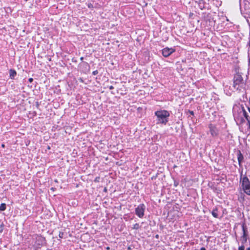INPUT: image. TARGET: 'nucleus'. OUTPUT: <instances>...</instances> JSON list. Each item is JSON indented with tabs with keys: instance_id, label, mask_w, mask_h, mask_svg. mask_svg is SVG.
I'll use <instances>...</instances> for the list:
<instances>
[{
	"instance_id": "nucleus-2",
	"label": "nucleus",
	"mask_w": 250,
	"mask_h": 250,
	"mask_svg": "<svg viewBox=\"0 0 250 250\" xmlns=\"http://www.w3.org/2000/svg\"><path fill=\"white\" fill-rule=\"evenodd\" d=\"M240 184L243 192L247 195L250 196V181L249 178L246 176H242L241 175Z\"/></svg>"
},
{
	"instance_id": "nucleus-21",
	"label": "nucleus",
	"mask_w": 250,
	"mask_h": 250,
	"mask_svg": "<svg viewBox=\"0 0 250 250\" xmlns=\"http://www.w3.org/2000/svg\"><path fill=\"white\" fill-rule=\"evenodd\" d=\"M200 250H206V248H204V247H202L201 249H200Z\"/></svg>"
},
{
	"instance_id": "nucleus-7",
	"label": "nucleus",
	"mask_w": 250,
	"mask_h": 250,
	"mask_svg": "<svg viewBox=\"0 0 250 250\" xmlns=\"http://www.w3.org/2000/svg\"><path fill=\"white\" fill-rule=\"evenodd\" d=\"M175 51L172 48L166 47L162 50V54L165 57H167Z\"/></svg>"
},
{
	"instance_id": "nucleus-24",
	"label": "nucleus",
	"mask_w": 250,
	"mask_h": 250,
	"mask_svg": "<svg viewBox=\"0 0 250 250\" xmlns=\"http://www.w3.org/2000/svg\"><path fill=\"white\" fill-rule=\"evenodd\" d=\"M248 45L250 47V39H249V42L248 43Z\"/></svg>"
},
{
	"instance_id": "nucleus-20",
	"label": "nucleus",
	"mask_w": 250,
	"mask_h": 250,
	"mask_svg": "<svg viewBox=\"0 0 250 250\" xmlns=\"http://www.w3.org/2000/svg\"><path fill=\"white\" fill-rule=\"evenodd\" d=\"M33 80V79H32V78H29V80H28V81H29V82H30V83L32 82Z\"/></svg>"
},
{
	"instance_id": "nucleus-23",
	"label": "nucleus",
	"mask_w": 250,
	"mask_h": 250,
	"mask_svg": "<svg viewBox=\"0 0 250 250\" xmlns=\"http://www.w3.org/2000/svg\"><path fill=\"white\" fill-rule=\"evenodd\" d=\"M105 249H106V250H109L110 249L109 247H106L105 248Z\"/></svg>"
},
{
	"instance_id": "nucleus-11",
	"label": "nucleus",
	"mask_w": 250,
	"mask_h": 250,
	"mask_svg": "<svg viewBox=\"0 0 250 250\" xmlns=\"http://www.w3.org/2000/svg\"><path fill=\"white\" fill-rule=\"evenodd\" d=\"M218 210L217 208H214L211 214L212 216L215 218H218Z\"/></svg>"
},
{
	"instance_id": "nucleus-15",
	"label": "nucleus",
	"mask_w": 250,
	"mask_h": 250,
	"mask_svg": "<svg viewBox=\"0 0 250 250\" xmlns=\"http://www.w3.org/2000/svg\"><path fill=\"white\" fill-rule=\"evenodd\" d=\"M238 250H245V246L244 245L239 246L238 248Z\"/></svg>"
},
{
	"instance_id": "nucleus-12",
	"label": "nucleus",
	"mask_w": 250,
	"mask_h": 250,
	"mask_svg": "<svg viewBox=\"0 0 250 250\" xmlns=\"http://www.w3.org/2000/svg\"><path fill=\"white\" fill-rule=\"evenodd\" d=\"M6 209V204L5 203H2L0 206V210L3 211Z\"/></svg>"
},
{
	"instance_id": "nucleus-5",
	"label": "nucleus",
	"mask_w": 250,
	"mask_h": 250,
	"mask_svg": "<svg viewBox=\"0 0 250 250\" xmlns=\"http://www.w3.org/2000/svg\"><path fill=\"white\" fill-rule=\"evenodd\" d=\"M242 230H243V235L242 236V243H245L247 241V227L245 223H243L242 225Z\"/></svg>"
},
{
	"instance_id": "nucleus-1",
	"label": "nucleus",
	"mask_w": 250,
	"mask_h": 250,
	"mask_svg": "<svg viewBox=\"0 0 250 250\" xmlns=\"http://www.w3.org/2000/svg\"><path fill=\"white\" fill-rule=\"evenodd\" d=\"M155 115L156 116V124L166 125L168 121L170 114L167 110H161L156 111Z\"/></svg>"
},
{
	"instance_id": "nucleus-19",
	"label": "nucleus",
	"mask_w": 250,
	"mask_h": 250,
	"mask_svg": "<svg viewBox=\"0 0 250 250\" xmlns=\"http://www.w3.org/2000/svg\"><path fill=\"white\" fill-rule=\"evenodd\" d=\"M88 7L89 8H91V7H93V5H92V4L91 3H89V4H88Z\"/></svg>"
},
{
	"instance_id": "nucleus-18",
	"label": "nucleus",
	"mask_w": 250,
	"mask_h": 250,
	"mask_svg": "<svg viewBox=\"0 0 250 250\" xmlns=\"http://www.w3.org/2000/svg\"><path fill=\"white\" fill-rule=\"evenodd\" d=\"M189 113L191 115L193 116L194 115V112L193 111L188 110Z\"/></svg>"
},
{
	"instance_id": "nucleus-25",
	"label": "nucleus",
	"mask_w": 250,
	"mask_h": 250,
	"mask_svg": "<svg viewBox=\"0 0 250 250\" xmlns=\"http://www.w3.org/2000/svg\"><path fill=\"white\" fill-rule=\"evenodd\" d=\"M80 60L81 61H83V57H82L81 58H80Z\"/></svg>"
},
{
	"instance_id": "nucleus-26",
	"label": "nucleus",
	"mask_w": 250,
	"mask_h": 250,
	"mask_svg": "<svg viewBox=\"0 0 250 250\" xmlns=\"http://www.w3.org/2000/svg\"><path fill=\"white\" fill-rule=\"evenodd\" d=\"M249 26H250V38H249V39H250V24H249Z\"/></svg>"
},
{
	"instance_id": "nucleus-4",
	"label": "nucleus",
	"mask_w": 250,
	"mask_h": 250,
	"mask_svg": "<svg viewBox=\"0 0 250 250\" xmlns=\"http://www.w3.org/2000/svg\"><path fill=\"white\" fill-rule=\"evenodd\" d=\"M146 209V207L144 204H142L139 205L135 208V213L139 218H143L144 215V212Z\"/></svg>"
},
{
	"instance_id": "nucleus-14",
	"label": "nucleus",
	"mask_w": 250,
	"mask_h": 250,
	"mask_svg": "<svg viewBox=\"0 0 250 250\" xmlns=\"http://www.w3.org/2000/svg\"><path fill=\"white\" fill-rule=\"evenodd\" d=\"M63 235H64V233L63 232H60L59 234V236L60 238H62L63 237Z\"/></svg>"
},
{
	"instance_id": "nucleus-22",
	"label": "nucleus",
	"mask_w": 250,
	"mask_h": 250,
	"mask_svg": "<svg viewBox=\"0 0 250 250\" xmlns=\"http://www.w3.org/2000/svg\"><path fill=\"white\" fill-rule=\"evenodd\" d=\"M113 88H114V87H113V86H112V85H111V86H109V89H113Z\"/></svg>"
},
{
	"instance_id": "nucleus-27",
	"label": "nucleus",
	"mask_w": 250,
	"mask_h": 250,
	"mask_svg": "<svg viewBox=\"0 0 250 250\" xmlns=\"http://www.w3.org/2000/svg\"><path fill=\"white\" fill-rule=\"evenodd\" d=\"M247 250H250V247L248 248L247 249Z\"/></svg>"
},
{
	"instance_id": "nucleus-10",
	"label": "nucleus",
	"mask_w": 250,
	"mask_h": 250,
	"mask_svg": "<svg viewBox=\"0 0 250 250\" xmlns=\"http://www.w3.org/2000/svg\"><path fill=\"white\" fill-rule=\"evenodd\" d=\"M10 77L12 79H14V77L17 74V73L15 70L10 69L9 71Z\"/></svg>"
},
{
	"instance_id": "nucleus-8",
	"label": "nucleus",
	"mask_w": 250,
	"mask_h": 250,
	"mask_svg": "<svg viewBox=\"0 0 250 250\" xmlns=\"http://www.w3.org/2000/svg\"><path fill=\"white\" fill-rule=\"evenodd\" d=\"M237 157L239 167H242V163L244 161V157L240 150L237 151Z\"/></svg>"
},
{
	"instance_id": "nucleus-16",
	"label": "nucleus",
	"mask_w": 250,
	"mask_h": 250,
	"mask_svg": "<svg viewBox=\"0 0 250 250\" xmlns=\"http://www.w3.org/2000/svg\"><path fill=\"white\" fill-rule=\"evenodd\" d=\"M98 73V70H95V71H93V72H92V74H93V75H97Z\"/></svg>"
},
{
	"instance_id": "nucleus-6",
	"label": "nucleus",
	"mask_w": 250,
	"mask_h": 250,
	"mask_svg": "<svg viewBox=\"0 0 250 250\" xmlns=\"http://www.w3.org/2000/svg\"><path fill=\"white\" fill-rule=\"evenodd\" d=\"M208 127L209 128V132L211 134V135L213 137H216L218 134V130L216 127L212 124H210L208 126Z\"/></svg>"
},
{
	"instance_id": "nucleus-3",
	"label": "nucleus",
	"mask_w": 250,
	"mask_h": 250,
	"mask_svg": "<svg viewBox=\"0 0 250 250\" xmlns=\"http://www.w3.org/2000/svg\"><path fill=\"white\" fill-rule=\"evenodd\" d=\"M244 83L242 77L239 74H236L233 78V86L236 89H238L241 84Z\"/></svg>"
},
{
	"instance_id": "nucleus-17",
	"label": "nucleus",
	"mask_w": 250,
	"mask_h": 250,
	"mask_svg": "<svg viewBox=\"0 0 250 250\" xmlns=\"http://www.w3.org/2000/svg\"><path fill=\"white\" fill-rule=\"evenodd\" d=\"M99 179H100V177H96L95 179L94 182H99Z\"/></svg>"
},
{
	"instance_id": "nucleus-9",
	"label": "nucleus",
	"mask_w": 250,
	"mask_h": 250,
	"mask_svg": "<svg viewBox=\"0 0 250 250\" xmlns=\"http://www.w3.org/2000/svg\"><path fill=\"white\" fill-rule=\"evenodd\" d=\"M239 111L240 113H242L243 115L245 117V118L248 121V123H250V118L248 116L246 111L244 109L243 106H241V107H239Z\"/></svg>"
},
{
	"instance_id": "nucleus-28",
	"label": "nucleus",
	"mask_w": 250,
	"mask_h": 250,
	"mask_svg": "<svg viewBox=\"0 0 250 250\" xmlns=\"http://www.w3.org/2000/svg\"><path fill=\"white\" fill-rule=\"evenodd\" d=\"M1 146H2V147H4V145L3 144H2V145H1Z\"/></svg>"
},
{
	"instance_id": "nucleus-13",
	"label": "nucleus",
	"mask_w": 250,
	"mask_h": 250,
	"mask_svg": "<svg viewBox=\"0 0 250 250\" xmlns=\"http://www.w3.org/2000/svg\"><path fill=\"white\" fill-rule=\"evenodd\" d=\"M140 228V226L139 224L136 223L133 225L132 229H134L137 230V229H138Z\"/></svg>"
}]
</instances>
